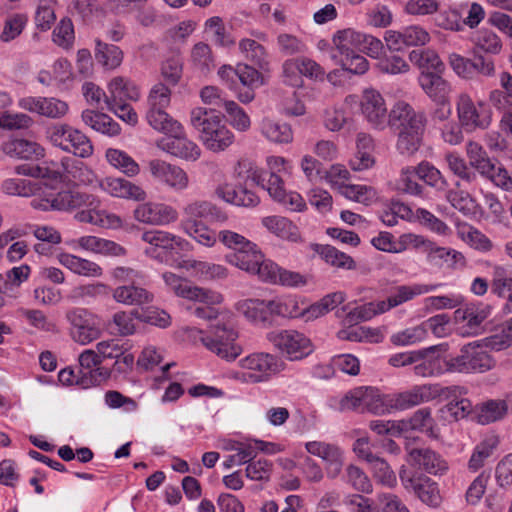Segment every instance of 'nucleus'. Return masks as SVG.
Masks as SVG:
<instances>
[{
    "label": "nucleus",
    "mask_w": 512,
    "mask_h": 512,
    "mask_svg": "<svg viewBox=\"0 0 512 512\" xmlns=\"http://www.w3.org/2000/svg\"><path fill=\"white\" fill-rule=\"evenodd\" d=\"M239 366L244 370L243 381L252 384L267 382L284 369L279 357L266 352H253L241 358Z\"/></svg>",
    "instance_id": "nucleus-7"
},
{
    "label": "nucleus",
    "mask_w": 512,
    "mask_h": 512,
    "mask_svg": "<svg viewBox=\"0 0 512 512\" xmlns=\"http://www.w3.org/2000/svg\"><path fill=\"white\" fill-rule=\"evenodd\" d=\"M65 318L69 323L70 336L76 343L87 345L100 338V318L90 310L74 307L66 312Z\"/></svg>",
    "instance_id": "nucleus-8"
},
{
    "label": "nucleus",
    "mask_w": 512,
    "mask_h": 512,
    "mask_svg": "<svg viewBox=\"0 0 512 512\" xmlns=\"http://www.w3.org/2000/svg\"><path fill=\"white\" fill-rule=\"evenodd\" d=\"M267 339L290 361L302 360L313 352L311 340L296 330L272 331Z\"/></svg>",
    "instance_id": "nucleus-11"
},
{
    "label": "nucleus",
    "mask_w": 512,
    "mask_h": 512,
    "mask_svg": "<svg viewBox=\"0 0 512 512\" xmlns=\"http://www.w3.org/2000/svg\"><path fill=\"white\" fill-rule=\"evenodd\" d=\"M441 284H421L399 285L394 288L386 300H380V310L387 312L398 307L417 296L435 291Z\"/></svg>",
    "instance_id": "nucleus-23"
},
{
    "label": "nucleus",
    "mask_w": 512,
    "mask_h": 512,
    "mask_svg": "<svg viewBox=\"0 0 512 512\" xmlns=\"http://www.w3.org/2000/svg\"><path fill=\"white\" fill-rule=\"evenodd\" d=\"M473 51L485 53L486 56L498 55L502 50V41L500 37L492 30L480 29L472 38Z\"/></svg>",
    "instance_id": "nucleus-41"
},
{
    "label": "nucleus",
    "mask_w": 512,
    "mask_h": 512,
    "mask_svg": "<svg viewBox=\"0 0 512 512\" xmlns=\"http://www.w3.org/2000/svg\"><path fill=\"white\" fill-rule=\"evenodd\" d=\"M466 153L470 165L480 174H489L493 170V164L484 148L477 142L470 141L466 145Z\"/></svg>",
    "instance_id": "nucleus-51"
},
{
    "label": "nucleus",
    "mask_w": 512,
    "mask_h": 512,
    "mask_svg": "<svg viewBox=\"0 0 512 512\" xmlns=\"http://www.w3.org/2000/svg\"><path fill=\"white\" fill-rule=\"evenodd\" d=\"M148 169L156 182L176 192L185 190L189 185L187 173L177 165L170 164L164 160L153 159L149 161Z\"/></svg>",
    "instance_id": "nucleus-14"
},
{
    "label": "nucleus",
    "mask_w": 512,
    "mask_h": 512,
    "mask_svg": "<svg viewBox=\"0 0 512 512\" xmlns=\"http://www.w3.org/2000/svg\"><path fill=\"white\" fill-rule=\"evenodd\" d=\"M244 315L255 322H266L271 315L270 300L249 299L242 305Z\"/></svg>",
    "instance_id": "nucleus-57"
},
{
    "label": "nucleus",
    "mask_w": 512,
    "mask_h": 512,
    "mask_svg": "<svg viewBox=\"0 0 512 512\" xmlns=\"http://www.w3.org/2000/svg\"><path fill=\"white\" fill-rule=\"evenodd\" d=\"M106 159L113 167L129 177L137 175L140 171L137 162L122 150L109 148L106 151Z\"/></svg>",
    "instance_id": "nucleus-49"
},
{
    "label": "nucleus",
    "mask_w": 512,
    "mask_h": 512,
    "mask_svg": "<svg viewBox=\"0 0 512 512\" xmlns=\"http://www.w3.org/2000/svg\"><path fill=\"white\" fill-rule=\"evenodd\" d=\"M262 224L271 233L276 236L291 241H301V235L298 227L289 219L282 216H268L262 220Z\"/></svg>",
    "instance_id": "nucleus-34"
},
{
    "label": "nucleus",
    "mask_w": 512,
    "mask_h": 512,
    "mask_svg": "<svg viewBox=\"0 0 512 512\" xmlns=\"http://www.w3.org/2000/svg\"><path fill=\"white\" fill-rule=\"evenodd\" d=\"M260 132L268 141L277 144H288L293 141V130L287 123L263 119Z\"/></svg>",
    "instance_id": "nucleus-37"
},
{
    "label": "nucleus",
    "mask_w": 512,
    "mask_h": 512,
    "mask_svg": "<svg viewBox=\"0 0 512 512\" xmlns=\"http://www.w3.org/2000/svg\"><path fill=\"white\" fill-rule=\"evenodd\" d=\"M166 108H148L146 119L148 124L156 131L165 135L168 133H180L181 124L174 120L166 111Z\"/></svg>",
    "instance_id": "nucleus-40"
},
{
    "label": "nucleus",
    "mask_w": 512,
    "mask_h": 512,
    "mask_svg": "<svg viewBox=\"0 0 512 512\" xmlns=\"http://www.w3.org/2000/svg\"><path fill=\"white\" fill-rule=\"evenodd\" d=\"M109 97H105V104H118L127 101H137L140 97L139 88L129 79L118 76L108 84Z\"/></svg>",
    "instance_id": "nucleus-28"
},
{
    "label": "nucleus",
    "mask_w": 512,
    "mask_h": 512,
    "mask_svg": "<svg viewBox=\"0 0 512 512\" xmlns=\"http://www.w3.org/2000/svg\"><path fill=\"white\" fill-rule=\"evenodd\" d=\"M82 121L93 130L108 135L116 136L120 133V126L111 117L104 113L86 109L81 114Z\"/></svg>",
    "instance_id": "nucleus-36"
},
{
    "label": "nucleus",
    "mask_w": 512,
    "mask_h": 512,
    "mask_svg": "<svg viewBox=\"0 0 512 512\" xmlns=\"http://www.w3.org/2000/svg\"><path fill=\"white\" fill-rule=\"evenodd\" d=\"M491 292L506 301L504 310L512 312V276L502 265H495L492 270Z\"/></svg>",
    "instance_id": "nucleus-31"
},
{
    "label": "nucleus",
    "mask_w": 512,
    "mask_h": 512,
    "mask_svg": "<svg viewBox=\"0 0 512 512\" xmlns=\"http://www.w3.org/2000/svg\"><path fill=\"white\" fill-rule=\"evenodd\" d=\"M401 432L411 430H417L425 432L430 437H437V431L434 427V420L431 416V410L429 408H421L414 412L408 421L400 422Z\"/></svg>",
    "instance_id": "nucleus-43"
},
{
    "label": "nucleus",
    "mask_w": 512,
    "mask_h": 512,
    "mask_svg": "<svg viewBox=\"0 0 512 512\" xmlns=\"http://www.w3.org/2000/svg\"><path fill=\"white\" fill-rule=\"evenodd\" d=\"M273 470V463L267 459L261 458L256 461L248 462L245 472L246 477L253 481H268Z\"/></svg>",
    "instance_id": "nucleus-64"
},
{
    "label": "nucleus",
    "mask_w": 512,
    "mask_h": 512,
    "mask_svg": "<svg viewBox=\"0 0 512 512\" xmlns=\"http://www.w3.org/2000/svg\"><path fill=\"white\" fill-rule=\"evenodd\" d=\"M249 34L252 38L244 37L238 43L240 54L258 69L268 71L270 67L269 53L259 42L266 41L267 34L255 29L250 30Z\"/></svg>",
    "instance_id": "nucleus-17"
},
{
    "label": "nucleus",
    "mask_w": 512,
    "mask_h": 512,
    "mask_svg": "<svg viewBox=\"0 0 512 512\" xmlns=\"http://www.w3.org/2000/svg\"><path fill=\"white\" fill-rule=\"evenodd\" d=\"M399 478L403 487L407 491H413L423 503L432 507L440 504L438 487L430 478L412 475L404 467L399 472Z\"/></svg>",
    "instance_id": "nucleus-16"
},
{
    "label": "nucleus",
    "mask_w": 512,
    "mask_h": 512,
    "mask_svg": "<svg viewBox=\"0 0 512 512\" xmlns=\"http://www.w3.org/2000/svg\"><path fill=\"white\" fill-rule=\"evenodd\" d=\"M141 240L147 244L144 254L159 262H166L169 254L186 250L189 245L185 239L163 230L145 231L141 234Z\"/></svg>",
    "instance_id": "nucleus-10"
},
{
    "label": "nucleus",
    "mask_w": 512,
    "mask_h": 512,
    "mask_svg": "<svg viewBox=\"0 0 512 512\" xmlns=\"http://www.w3.org/2000/svg\"><path fill=\"white\" fill-rule=\"evenodd\" d=\"M360 32L353 29H344L337 31L332 39L334 49L331 57L335 62L342 57L349 56L354 51V47L358 46Z\"/></svg>",
    "instance_id": "nucleus-38"
},
{
    "label": "nucleus",
    "mask_w": 512,
    "mask_h": 512,
    "mask_svg": "<svg viewBox=\"0 0 512 512\" xmlns=\"http://www.w3.org/2000/svg\"><path fill=\"white\" fill-rule=\"evenodd\" d=\"M243 171H245V169ZM240 177L246 179L244 186L239 185L237 187H233L231 185H225L217 189V195L221 197L224 201L236 206H257L260 202V199L255 194V192L248 188L249 180L247 179V173L243 172Z\"/></svg>",
    "instance_id": "nucleus-27"
},
{
    "label": "nucleus",
    "mask_w": 512,
    "mask_h": 512,
    "mask_svg": "<svg viewBox=\"0 0 512 512\" xmlns=\"http://www.w3.org/2000/svg\"><path fill=\"white\" fill-rule=\"evenodd\" d=\"M463 388L459 386L441 387L439 385L424 384L416 385L410 390L389 395L390 408L406 410L422 403L433 400L437 396L450 398L461 393Z\"/></svg>",
    "instance_id": "nucleus-6"
},
{
    "label": "nucleus",
    "mask_w": 512,
    "mask_h": 512,
    "mask_svg": "<svg viewBox=\"0 0 512 512\" xmlns=\"http://www.w3.org/2000/svg\"><path fill=\"white\" fill-rule=\"evenodd\" d=\"M363 413L385 414L389 411V395L382 396L378 390L366 387L363 399Z\"/></svg>",
    "instance_id": "nucleus-55"
},
{
    "label": "nucleus",
    "mask_w": 512,
    "mask_h": 512,
    "mask_svg": "<svg viewBox=\"0 0 512 512\" xmlns=\"http://www.w3.org/2000/svg\"><path fill=\"white\" fill-rule=\"evenodd\" d=\"M190 122L199 133L204 146L210 151H224L234 141L232 131L223 123L215 108H194L190 113Z\"/></svg>",
    "instance_id": "nucleus-3"
},
{
    "label": "nucleus",
    "mask_w": 512,
    "mask_h": 512,
    "mask_svg": "<svg viewBox=\"0 0 512 512\" xmlns=\"http://www.w3.org/2000/svg\"><path fill=\"white\" fill-rule=\"evenodd\" d=\"M95 59L106 69H116L123 61L122 50L113 44L100 39L95 40Z\"/></svg>",
    "instance_id": "nucleus-42"
},
{
    "label": "nucleus",
    "mask_w": 512,
    "mask_h": 512,
    "mask_svg": "<svg viewBox=\"0 0 512 512\" xmlns=\"http://www.w3.org/2000/svg\"><path fill=\"white\" fill-rule=\"evenodd\" d=\"M18 106L23 110L49 118H60L68 111L66 102L53 97H23L19 99Z\"/></svg>",
    "instance_id": "nucleus-21"
},
{
    "label": "nucleus",
    "mask_w": 512,
    "mask_h": 512,
    "mask_svg": "<svg viewBox=\"0 0 512 512\" xmlns=\"http://www.w3.org/2000/svg\"><path fill=\"white\" fill-rule=\"evenodd\" d=\"M426 115L417 112L405 102H398L390 113L388 124L398 133L424 134L426 127Z\"/></svg>",
    "instance_id": "nucleus-12"
},
{
    "label": "nucleus",
    "mask_w": 512,
    "mask_h": 512,
    "mask_svg": "<svg viewBox=\"0 0 512 512\" xmlns=\"http://www.w3.org/2000/svg\"><path fill=\"white\" fill-rule=\"evenodd\" d=\"M156 144L162 151L187 161H196L201 155L199 146L185 136L182 125L180 133H168L167 137L159 139Z\"/></svg>",
    "instance_id": "nucleus-19"
},
{
    "label": "nucleus",
    "mask_w": 512,
    "mask_h": 512,
    "mask_svg": "<svg viewBox=\"0 0 512 512\" xmlns=\"http://www.w3.org/2000/svg\"><path fill=\"white\" fill-rule=\"evenodd\" d=\"M230 263L251 274L255 272L257 265L263 258V254L258 250L257 245L252 242V248H243L232 255L227 256Z\"/></svg>",
    "instance_id": "nucleus-46"
},
{
    "label": "nucleus",
    "mask_w": 512,
    "mask_h": 512,
    "mask_svg": "<svg viewBox=\"0 0 512 512\" xmlns=\"http://www.w3.org/2000/svg\"><path fill=\"white\" fill-rule=\"evenodd\" d=\"M373 471L374 477L387 487H394L397 484L396 475L383 458L375 455L368 463Z\"/></svg>",
    "instance_id": "nucleus-59"
},
{
    "label": "nucleus",
    "mask_w": 512,
    "mask_h": 512,
    "mask_svg": "<svg viewBox=\"0 0 512 512\" xmlns=\"http://www.w3.org/2000/svg\"><path fill=\"white\" fill-rule=\"evenodd\" d=\"M506 406L501 399H491L475 406L474 421L481 425H487L504 419Z\"/></svg>",
    "instance_id": "nucleus-35"
},
{
    "label": "nucleus",
    "mask_w": 512,
    "mask_h": 512,
    "mask_svg": "<svg viewBox=\"0 0 512 512\" xmlns=\"http://www.w3.org/2000/svg\"><path fill=\"white\" fill-rule=\"evenodd\" d=\"M243 88L237 90V98L240 102L247 104L254 100L255 89L264 84L262 73L256 69V66L248 64L237 65V83Z\"/></svg>",
    "instance_id": "nucleus-25"
},
{
    "label": "nucleus",
    "mask_w": 512,
    "mask_h": 512,
    "mask_svg": "<svg viewBox=\"0 0 512 512\" xmlns=\"http://www.w3.org/2000/svg\"><path fill=\"white\" fill-rule=\"evenodd\" d=\"M205 31L218 46L228 48L235 44L234 37L226 30L222 18L218 16H213L206 20Z\"/></svg>",
    "instance_id": "nucleus-48"
},
{
    "label": "nucleus",
    "mask_w": 512,
    "mask_h": 512,
    "mask_svg": "<svg viewBox=\"0 0 512 512\" xmlns=\"http://www.w3.org/2000/svg\"><path fill=\"white\" fill-rule=\"evenodd\" d=\"M383 313L385 312L380 310V301H372L350 310L346 314L345 322L349 325H356Z\"/></svg>",
    "instance_id": "nucleus-54"
},
{
    "label": "nucleus",
    "mask_w": 512,
    "mask_h": 512,
    "mask_svg": "<svg viewBox=\"0 0 512 512\" xmlns=\"http://www.w3.org/2000/svg\"><path fill=\"white\" fill-rule=\"evenodd\" d=\"M30 205L34 209L42 211H67L83 207L87 209H83L75 215L79 222L109 227H118L122 223L120 217L115 214H106V220H104V211L97 210L99 200L92 194L78 190L43 193L34 196L30 201Z\"/></svg>",
    "instance_id": "nucleus-1"
},
{
    "label": "nucleus",
    "mask_w": 512,
    "mask_h": 512,
    "mask_svg": "<svg viewBox=\"0 0 512 512\" xmlns=\"http://www.w3.org/2000/svg\"><path fill=\"white\" fill-rule=\"evenodd\" d=\"M458 121L467 132L484 130L492 121L489 106L483 101H474L468 93H460L456 99Z\"/></svg>",
    "instance_id": "nucleus-9"
},
{
    "label": "nucleus",
    "mask_w": 512,
    "mask_h": 512,
    "mask_svg": "<svg viewBox=\"0 0 512 512\" xmlns=\"http://www.w3.org/2000/svg\"><path fill=\"white\" fill-rule=\"evenodd\" d=\"M100 188L113 197L144 201V189L124 178L106 177L99 181Z\"/></svg>",
    "instance_id": "nucleus-26"
},
{
    "label": "nucleus",
    "mask_w": 512,
    "mask_h": 512,
    "mask_svg": "<svg viewBox=\"0 0 512 512\" xmlns=\"http://www.w3.org/2000/svg\"><path fill=\"white\" fill-rule=\"evenodd\" d=\"M58 261L71 272L85 277H100L102 268L95 262L69 253L58 255Z\"/></svg>",
    "instance_id": "nucleus-33"
},
{
    "label": "nucleus",
    "mask_w": 512,
    "mask_h": 512,
    "mask_svg": "<svg viewBox=\"0 0 512 512\" xmlns=\"http://www.w3.org/2000/svg\"><path fill=\"white\" fill-rule=\"evenodd\" d=\"M439 72H421L418 82L425 94L433 101H443L449 98L451 87Z\"/></svg>",
    "instance_id": "nucleus-29"
},
{
    "label": "nucleus",
    "mask_w": 512,
    "mask_h": 512,
    "mask_svg": "<svg viewBox=\"0 0 512 512\" xmlns=\"http://www.w3.org/2000/svg\"><path fill=\"white\" fill-rule=\"evenodd\" d=\"M474 410L471 401L467 398L452 399L449 401L442 412L446 413L451 419L458 421L468 416L474 420Z\"/></svg>",
    "instance_id": "nucleus-60"
},
{
    "label": "nucleus",
    "mask_w": 512,
    "mask_h": 512,
    "mask_svg": "<svg viewBox=\"0 0 512 512\" xmlns=\"http://www.w3.org/2000/svg\"><path fill=\"white\" fill-rule=\"evenodd\" d=\"M4 151L12 157L26 160H39L45 155L40 144L26 139H13L5 143Z\"/></svg>",
    "instance_id": "nucleus-32"
},
{
    "label": "nucleus",
    "mask_w": 512,
    "mask_h": 512,
    "mask_svg": "<svg viewBox=\"0 0 512 512\" xmlns=\"http://www.w3.org/2000/svg\"><path fill=\"white\" fill-rule=\"evenodd\" d=\"M79 364L82 369L86 370L88 374L91 375L92 378H95L96 375L101 377L102 379L108 377L109 373L107 370H104L100 367L102 363V358L100 353L93 349H86L79 355Z\"/></svg>",
    "instance_id": "nucleus-53"
},
{
    "label": "nucleus",
    "mask_w": 512,
    "mask_h": 512,
    "mask_svg": "<svg viewBox=\"0 0 512 512\" xmlns=\"http://www.w3.org/2000/svg\"><path fill=\"white\" fill-rule=\"evenodd\" d=\"M226 450L236 451L235 454L229 455L223 462L225 469H230L235 465L248 464L249 461L255 459V450L252 443L234 442L225 447Z\"/></svg>",
    "instance_id": "nucleus-50"
},
{
    "label": "nucleus",
    "mask_w": 512,
    "mask_h": 512,
    "mask_svg": "<svg viewBox=\"0 0 512 512\" xmlns=\"http://www.w3.org/2000/svg\"><path fill=\"white\" fill-rule=\"evenodd\" d=\"M200 341L212 353L228 362L238 358L243 349L237 342L238 332L231 324L217 322L206 332H200Z\"/></svg>",
    "instance_id": "nucleus-4"
},
{
    "label": "nucleus",
    "mask_w": 512,
    "mask_h": 512,
    "mask_svg": "<svg viewBox=\"0 0 512 512\" xmlns=\"http://www.w3.org/2000/svg\"><path fill=\"white\" fill-rule=\"evenodd\" d=\"M497 445L498 440L495 437L486 438L477 444L468 461L469 470L476 472L481 469L485 462L493 455Z\"/></svg>",
    "instance_id": "nucleus-47"
},
{
    "label": "nucleus",
    "mask_w": 512,
    "mask_h": 512,
    "mask_svg": "<svg viewBox=\"0 0 512 512\" xmlns=\"http://www.w3.org/2000/svg\"><path fill=\"white\" fill-rule=\"evenodd\" d=\"M244 169L247 173V179L266 190L275 201L286 192L284 182L279 174L260 171L250 161L241 160L238 162L235 172L238 176H241Z\"/></svg>",
    "instance_id": "nucleus-13"
},
{
    "label": "nucleus",
    "mask_w": 512,
    "mask_h": 512,
    "mask_svg": "<svg viewBox=\"0 0 512 512\" xmlns=\"http://www.w3.org/2000/svg\"><path fill=\"white\" fill-rule=\"evenodd\" d=\"M419 359L413 367V372L419 377H436L445 374V357L439 346H431L417 350Z\"/></svg>",
    "instance_id": "nucleus-22"
},
{
    "label": "nucleus",
    "mask_w": 512,
    "mask_h": 512,
    "mask_svg": "<svg viewBox=\"0 0 512 512\" xmlns=\"http://www.w3.org/2000/svg\"><path fill=\"white\" fill-rule=\"evenodd\" d=\"M409 60L422 72H442L444 64L438 54L430 49H415L410 52Z\"/></svg>",
    "instance_id": "nucleus-45"
},
{
    "label": "nucleus",
    "mask_w": 512,
    "mask_h": 512,
    "mask_svg": "<svg viewBox=\"0 0 512 512\" xmlns=\"http://www.w3.org/2000/svg\"><path fill=\"white\" fill-rule=\"evenodd\" d=\"M447 200L455 209L465 216H473L477 213L478 204L471 195L465 191L451 190L447 194Z\"/></svg>",
    "instance_id": "nucleus-56"
},
{
    "label": "nucleus",
    "mask_w": 512,
    "mask_h": 512,
    "mask_svg": "<svg viewBox=\"0 0 512 512\" xmlns=\"http://www.w3.org/2000/svg\"><path fill=\"white\" fill-rule=\"evenodd\" d=\"M407 462L429 474H442L447 470V463L439 454L429 448H412L408 450Z\"/></svg>",
    "instance_id": "nucleus-24"
},
{
    "label": "nucleus",
    "mask_w": 512,
    "mask_h": 512,
    "mask_svg": "<svg viewBox=\"0 0 512 512\" xmlns=\"http://www.w3.org/2000/svg\"><path fill=\"white\" fill-rule=\"evenodd\" d=\"M305 448L308 453L326 462L328 477L335 478L340 474L343 465V453L337 445L322 441H309L305 444Z\"/></svg>",
    "instance_id": "nucleus-20"
},
{
    "label": "nucleus",
    "mask_w": 512,
    "mask_h": 512,
    "mask_svg": "<svg viewBox=\"0 0 512 512\" xmlns=\"http://www.w3.org/2000/svg\"><path fill=\"white\" fill-rule=\"evenodd\" d=\"M46 138L53 146L80 158H88L94 152L89 137L67 124L57 123L49 126L46 129Z\"/></svg>",
    "instance_id": "nucleus-5"
},
{
    "label": "nucleus",
    "mask_w": 512,
    "mask_h": 512,
    "mask_svg": "<svg viewBox=\"0 0 512 512\" xmlns=\"http://www.w3.org/2000/svg\"><path fill=\"white\" fill-rule=\"evenodd\" d=\"M317 251L321 258L332 266L348 270L356 267V263L352 257L331 245H321Z\"/></svg>",
    "instance_id": "nucleus-52"
},
{
    "label": "nucleus",
    "mask_w": 512,
    "mask_h": 512,
    "mask_svg": "<svg viewBox=\"0 0 512 512\" xmlns=\"http://www.w3.org/2000/svg\"><path fill=\"white\" fill-rule=\"evenodd\" d=\"M227 215L216 205L205 200H195L183 208L182 230L199 244L212 247L217 241L216 233L209 229L207 222H224Z\"/></svg>",
    "instance_id": "nucleus-2"
},
{
    "label": "nucleus",
    "mask_w": 512,
    "mask_h": 512,
    "mask_svg": "<svg viewBox=\"0 0 512 512\" xmlns=\"http://www.w3.org/2000/svg\"><path fill=\"white\" fill-rule=\"evenodd\" d=\"M473 79L478 77H492L495 75V62L491 56H485L477 51H472Z\"/></svg>",
    "instance_id": "nucleus-62"
},
{
    "label": "nucleus",
    "mask_w": 512,
    "mask_h": 512,
    "mask_svg": "<svg viewBox=\"0 0 512 512\" xmlns=\"http://www.w3.org/2000/svg\"><path fill=\"white\" fill-rule=\"evenodd\" d=\"M139 311H118L113 316L109 323L111 333L114 335L126 337L131 336L136 332Z\"/></svg>",
    "instance_id": "nucleus-44"
},
{
    "label": "nucleus",
    "mask_w": 512,
    "mask_h": 512,
    "mask_svg": "<svg viewBox=\"0 0 512 512\" xmlns=\"http://www.w3.org/2000/svg\"><path fill=\"white\" fill-rule=\"evenodd\" d=\"M190 267L199 278L204 280L223 279L227 276V269L219 264L204 261H193Z\"/></svg>",
    "instance_id": "nucleus-63"
},
{
    "label": "nucleus",
    "mask_w": 512,
    "mask_h": 512,
    "mask_svg": "<svg viewBox=\"0 0 512 512\" xmlns=\"http://www.w3.org/2000/svg\"><path fill=\"white\" fill-rule=\"evenodd\" d=\"M415 174L427 185L438 190L444 189L447 185L441 172L427 161H422L417 167H415Z\"/></svg>",
    "instance_id": "nucleus-58"
},
{
    "label": "nucleus",
    "mask_w": 512,
    "mask_h": 512,
    "mask_svg": "<svg viewBox=\"0 0 512 512\" xmlns=\"http://www.w3.org/2000/svg\"><path fill=\"white\" fill-rule=\"evenodd\" d=\"M360 108L365 119L374 128L383 129L388 124L390 114L383 96L377 90H364Z\"/></svg>",
    "instance_id": "nucleus-18"
},
{
    "label": "nucleus",
    "mask_w": 512,
    "mask_h": 512,
    "mask_svg": "<svg viewBox=\"0 0 512 512\" xmlns=\"http://www.w3.org/2000/svg\"><path fill=\"white\" fill-rule=\"evenodd\" d=\"M345 479L355 490L369 494L373 490L372 483L365 472L355 465L346 468Z\"/></svg>",
    "instance_id": "nucleus-61"
},
{
    "label": "nucleus",
    "mask_w": 512,
    "mask_h": 512,
    "mask_svg": "<svg viewBox=\"0 0 512 512\" xmlns=\"http://www.w3.org/2000/svg\"><path fill=\"white\" fill-rule=\"evenodd\" d=\"M113 299L127 306H140L153 301V294L145 288L136 286L135 283L121 285L112 292Z\"/></svg>",
    "instance_id": "nucleus-30"
},
{
    "label": "nucleus",
    "mask_w": 512,
    "mask_h": 512,
    "mask_svg": "<svg viewBox=\"0 0 512 512\" xmlns=\"http://www.w3.org/2000/svg\"><path fill=\"white\" fill-rule=\"evenodd\" d=\"M465 354L469 373H483L495 365L492 357L479 345H465Z\"/></svg>",
    "instance_id": "nucleus-39"
},
{
    "label": "nucleus",
    "mask_w": 512,
    "mask_h": 512,
    "mask_svg": "<svg viewBox=\"0 0 512 512\" xmlns=\"http://www.w3.org/2000/svg\"><path fill=\"white\" fill-rule=\"evenodd\" d=\"M162 277L165 284L169 286L177 296L210 304H218L222 301V296L219 293L193 286L189 281L172 272H166Z\"/></svg>",
    "instance_id": "nucleus-15"
}]
</instances>
